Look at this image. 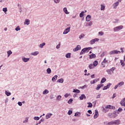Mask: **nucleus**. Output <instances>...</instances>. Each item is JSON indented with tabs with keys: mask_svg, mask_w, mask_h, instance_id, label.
Listing matches in <instances>:
<instances>
[{
	"mask_svg": "<svg viewBox=\"0 0 125 125\" xmlns=\"http://www.w3.org/2000/svg\"><path fill=\"white\" fill-rule=\"evenodd\" d=\"M121 124V121L119 119L111 121L107 123L108 125H119Z\"/></svg>",
	"mask_w": 125,
	"mask_h": 125,
	"instance_id": "nucleus-1",
	"label": "nucleus"
},
{
	"mask_svg": "<svg viewBox=\"0 0 125 125\" xmlns=\"http://www.w3.org/2000/svg\"><path fill=\"white\" fill-rule=\"evenodd\" d=\"M91 47H86V48H84L83 49L80 53V55H83V54H84L85 53H86L91 49Z\"/></svg>",
	"mask_w": 125,
	"mask_h": 125,
	"instance_id": "nucleus-2",
	"label": "nucleus"
},
{
	"mask_svg": "<svg viewBox=\"0 0 125 125\" xmlns=\"http://www.w3.org/2000/svg\"><path fill=\"white\" fill-rule=\"evenodd\" d=\"M115 70H116V67H113L110 69H107L106 72L108 75H112V74H114V71H115Z\"/></svg>",
	"mask_w": 125,
	"mask_h": 125,
	"instance_id": "nucleus-3",
	"label": "nucleus"
},
{
	"mask_svg": "<svg viewBox=\"0 0 125 125\" xmlns=\"http://www.w3.org/2000/svg\"><path fill=\"white\" fill-rule=\"evenodd\" d=\"M124 28V26L120 25L113 28L114 32H119L120 30Z\"/></svg>",
	"mask_w": 125,
	"mask_h": 125,
	"instance_id": "nucleus-4",
	"label": "nucleus"
},
{
	"mask_svg": "<svg viewBox=\"0 0 125 125\" xmlns=\"http://www.w3.org/2000/svg\"><path fill=\"white\" fill-rule=\"evenodd\" d=\"M119 53H121V51L117 50H112L109 52V54L110 55H113V54H119Z\"/></svg>",
	"mask_w": 125,
	"mask_h": 125,
	"instance_id": "nucleus-5",
	"label": "nucleus"
},
{
	"mask_svg": "<svg viewBox=\"0 0 125 125\" xmlns=\"http://www.w3.org/2000/svg\"><path fill=\"white\" fill-rule=\"evenodd\" d=\"M108 63L109 62H108V60H107L106 58H104L103 62H102V65L103 67L104 68L105 67V65H106V64H108Z\"/></svg>",
	"mask_w": 125,
	"mask_h": 125,
	"instance_id": "nucleus-6",
	"label": "nucleus"
},
{
	"mask_svg": "<svg viewBox=\"0 0 125 125\" xmlns=\"http://www.w3.org/2000/svg\"><path fill=\"white\" fill-rule=\"evenodd\" d=\"M71 30V27H67L66 29L64 30L63 31V35H66V34H68L69 32H70Z\"/></svg>",
	"mask_w": 125,
	"mask_h": 125,
	"instance_id": "nucleus-7",
	"label": "nucleus"
},
{
	"mask_svg": "<svg viewBox=\"0 0 125 125\" xmlns=\"http://www.w3.org/2000/svg\"><path fill=\"white\" fill-rule=\"evenodd\" d=\"M112 85V84L110 83H108L107 85L104 86L103 89V90H106V89H108V88H110V86Z\"/></svg>",
	"mask_w": 125,
	"mask_h": 125,
	"instance_id": "nucleus-8",
	"label": "nucleus"
},
{
	"mask_svg": "<svg viewBox=\"0 0 125 125\" xmlns=\"http://www.w3.org/2000/svg\"><path fill=\"white\" fill-rule=\"evenodd\" d=\"M98 41V39H94L90 41V44H94V43H95L96 42H97Z\"/></svg>",
	"mask_w": 125,
	"mask_h": 125,
	"instance_id": "nucleus-9",
	"label": "nucleus"
},
{
	"mask_svg": "<svg viewBox=\"0 0 125 125\" xmlns=\"http://www.w3.org/2000/svg\"><path fill=\"white\" fill-rule=\"evenodd\" d=\"M81 50V45H78L76 48L73 49V51H78V50Z\"/></svg>",
	"mask_w": 125,
	"mask_h": 125,
	"instance_id": "nucleus-10",
	"label": "nucleus"
},
{
	"mask_svg": "<svg viewBox=\"0 0 125 125\" xmlns=\"http://www.w3.org/2000/svg\"><path fill=\"white\" fill-rule=\"evenodd\" d=\"M103 85H104L103 84H98L97 87L96 88V90H99V89H100V88H101V87H102V86H103Z\"/></svg>",
	"mask_w": 125,
	"mask_h": 125,
	"instance_id": "nucleus-11",
	"label": "nucleus"
},
{
	"mask_svg": "<svg viewBox=\"0 0 125 125\" xmlns=\"http://www.w3.org/2000/svg\"><path fill=\"white\" fill-rule=\"evenodd\" d=\"M110 118H116V117H118V115H117V114L116 113H112L110 116H109Z\"/></svg>",
	"mask_w": 125,
	"mask_h": 125,
	"instance_id": "nucleus-12",
	"label": "nucleus"
},
{
	"mask_svg": "<svg viewBox=\"0 0 125 125\" xmlns=\"http://www.w3.org/2000/svg\"><path fill=\"white\" fill-rule=\"evenodd\" d=\"M91 19V16L90 15H87L86 17V21L89 22V21Z\"/></svg>",
	"mask_w": 125,
	"mask_h": 125,
	"instance_id": "nucleus-13",
	"label": "nucleus"
},
{
	"mask_svg": "<svg viewBox=\"0 0 125 125\" xmlns=\"http://www.w3.org/2000/svg\"><path fill=\"white\" fill-rule=\"evenodd\" d=\"M105 109H115V107H113L111 105H108L105 106Z\"/></svg>",
	"mask_w": 125,
	"mask_h": 125,
	"instance_id": "nucleus-14",
	"label": "nucleus"
},
{
	"mask_svg": "<svg viewBox=\"0 0 125 125\" xmlns=\"http://www.w3.org/2000/svg\"><path fill=\"white\" fill-rule=\"evenodd\" d=\"M79 98L80 100H83V99H85V98H86V97H85V95H84V94H82Z\"/></svg>",
	"mask_w": 125,
	"mask_h": 125,
	"instance_id": "nucleus-15",
	"label": "nucleus"
},
{
	"mask_svg": "<svg viewBox=\"0 0 125 125\" xmlns=\"http://www.w3.org/2000/svg\"><path fill=\"white\" fill-rule=\"evenodd\" d=\"M24 25H29L30 24V20L26 19L24 22Z\"/></svg>",
	"mask_w": 125,
	"mask_h": 125,
	"instance_id": "nucleus-16",
	"label": "nucleus"
},
{
	"mask_svg": "<svg viewBox=\"0 0 125 125\" xmlns=\"http://www.w3.org/2000/svg\"><path fill=\"white\" fill-rule=\"evenodd\" d=\"M96 57V55L94 54H92L91 55H89V59H92L93 58H95Z\"/></svg>",
	"mask_w": 125,
	"mask_h": 125,
	"instance_id": "nucleus-17",
	"label": "nucleus"
},
{
	"mask_svg": "<svg viewBox=\"0 0 125 125\" xmlns=\"http://www.w3.org/2000/svg\"><path fill=\"white\" fill-rule=\"evenodd\" d=\"M125 84V83L124 82H120L117 84V85L118 86V87H120L122 86V85H124Z\"/></svg>",
	"mask_w": 125,
	"mask_h": 125,
	"instance_id": "nucleus-18",
	"label": "nucleus"
},
{
	"mask_svg": "<svg viewBox=\"0 0 125 125\" xmlns=\"http://www.w3.org/2000/svg\"><path fill=\"white\" fill-rule=\"evenodd\" d=\"M98 81H99V79H95L93 80V82H91L90 83H91V84H93L95 83H97V82H98Z\"/></svg>",
	"mask_w": 125,
	"mask_h": 125,
	"instance_id": "nucleus-19",
	"label": "nucleus"
},
{
	"mask_svg": "<svg viewBox=\"0 0 125 125\" xmlns=\"http://www.w3.org/2000/svg\"><path fill=\"white\" fill-rule=\"evenodd\" d=\"M98 117V111L97 110H96L95 115H94V118L95 119H96Z\"/></svg>",
	"mask_w": 125,
	"mask_h": 125,
	"instance_id": "nucleus-20",
	"label": "nucleus"
},
{
	"mask_svg": "<svg viewBox=\"0 0 125 125\" xmlns=\"http://www.w3.org/2000/svg\"><path fill=\"white\" fill-rule=\"evenodd\" d=\"M98 65V61H95L93 62V65H94V67H96Z\"/></svg>",
	"mask_w": 125,
	"mask_h": 125,
	"instance_id": "nucleus-21",
	"label": "nucleus"
},
{
	"mask_svg": "<svg viewBox=\"0 0 125 125\" xmlns=\"http://www.w3.org/2000/svg\"><path fill=\"white\" fill-rule=\"evenodd\" d=\"M118 5H119V1H117L116 2L114 3L113 4L114 8L116 9Z\"/></svg>",
	"mask_w": 125,
	"mask_h": 125,
	"instance_id": "nucleus-22",
	"label": "nucleus"
},
{
	"mask_svg": "<svg viewBox=\"0 0 125 125\" xmlns=\"http://www.w3.org/2000/svg\"><path fill=\"white\" fill-rule=\"evenodd\" d=\"M39 51H35L34 52L31 53V55H33L34 56H36V55H38L39 54Z\"/></svg>",
	"mask_w": 125,
	"mask_h": 125,
	"instance_id": "nucleus-23",
	"label": "nucleus"
},
{
	"mask_svg": "<svg viewBox=\"0 0 125 125\" xmlns=\"http://www.w3.org/2000/svg\"><path fill=\"white\" fill-rule=\"evenodd\" d=\"M57 78H58V76L55 75L52 78V81H53V82H55V81H56V80H57Z\"/></svg>",
	"mask_w": 125,
	"mask_h": 125,
	"instance_id": "nucleus-24",
	"label": "nucleus"
},
{
	"mask_svg": "<svg viewBox=\"0 0 125 125\" xmlns=\"http://www.w3.org/2000/svg\"><path fill=\"white\" fill-rule=\"evenodd\" d=\"M52 116V114L51 113H48L46 115V118L47 119H49V118H50V117H51Z\"/></svg>",
	"mask_w": 125,
	"mask_h": 125,
	"instance_id": "nucleus-25",
	"label": "nucleus"
},
{
	"mask_svg": "<svg viewBox=\"0 0 125 125\" xmlns=\"http://www.w3.org/2000/svg\"><path fill=\"white\" fill-rule=\"evenodd\" d=\"M63 10L64 13H65V14H69V12H68V10H67V8L64 7L63 8Z\"/></svg>",
	"mask_w": 125,
	"mask_h": 125,
	"instance_id": "nucleus-26",
	"label": "nucleus"
},
{
	"mask_svg": "<svg viewBox=\"0 0 125 125\" xmlns=\"http://www.w3.org/2000/svg\"><path fill=\"white\" fill-rule=\"evenodd\" d=\"M89 68L90 69V70H91V69H93L94 68V66L93 65V64L92 63H91L88 66Z\"/></svg>",
	"mask_w": 125,
	"mask_h": 125,
	"instance_id": "nucleus-27",
	"label": "nucleus"
},
{
	"mask_svg": "<svg viewBox=\"0 0 125 125\" xmlns=\"http://www.w3.org/2000/svg\"><path fill=\"white\" fill-rule=\"evenodd\" d=\"M57 82L58 83H63L64 82V80L62 79V78H61L60 79H59Z\"/></svg>",
	"mask_w": 125,
	"mask_h": 125,
	"instance_id": "nucleus-28",
	"label": "nucleus"
},
{
	"mask_svg": "<svg viewBox=\"0 0 125 125\" xmlns=\"http://www.w3.org/2000/svg\"><path fill=\"white\" fill-rule=\"evenodd\" d=\"M84 12H86V10L85 11V12L82 11L80 14V17L82 18V17H83V14Z\"/></svg>",
	"mask_w": 125,
	"mask_h": 125,
	"instance_id": "nucleus-29",
	"label": "nucleus"
},
{
	"mask_svg": "<svg viewBox=\"0 0 125 125\" xmlns=\"http://www.w3.org/2000/svg\"><path fill=\"white\" fill-rule=\"evenodd\" d=\"M44 45H45V42H43L40 44L39 47H40L41 48H42V47H43Z\"/></svg>",
	"mask_w": 125,
	"mask_h": 125,
	"instance_id": "nucleus-30",
	"label": "nucleus"
},
{
	"mask_svg": "<svg viewBox=\"0 0 125 125\" xmlns=\"http://www.w3.org/2000/svg\"><path fill=\"white\" fill-rule=\"evenodd\" d=\"M73 92L76 93H80L81 91L79 89H73Z\"/></svg>",
	"mask_w": 125,
	"mask_h": 125,
	"instance_id": "nucleus-31",
	"label": "nucleus"
},
{
	"mask_svg": "<svg viewBox=\"0 0 125 125\" xmlns=\"http://www.w3.org/2000/svg\"><path fill=\"white\" fill-rule=\"evenodd\" d=\"M105 82H106V78H103L101 81V83H104Z\"/></svg>",
	"mask_w": 125,
	"mask_h": 125,
	"instance_id": "nucleus-32",
	"label": "nucleus"
},
{
	"mask_svg": "<svg viewBox=\"0 0 125 125\" xmlns=\"http://www.w3.org/2000/svg\"><path fill=\"white\" fill-rule=\"evenodd\" d=\"M49 92V91H48V90L45 89L44 91H43V94L46 95V94H47V93H48Z\"/></svg>",
	"mask_w": 125,
	"mask_h": 125,
	"instance_id": "nucleus-33",
	"label": "nucleus"
},
{
	"mask_svg": "<svg viewBox=\"0 0 125 125\" xmlns=\"http://www.w3.org/2000/svg\"><path fill=\"white\" fill-rule=\"evenodd\" d=\"M7 54H8L7 57H9V56H10V55H11V54H12V52L10 50L8 51Z\"/></svg>",
	"mask_w": 125,
	"mask_h": 125,
	"instance_id": "nucleus-34",
	"label": "nucleus"
},
{
	"mask_svg": "<svg viewBox=\"0 0 125 125\" xmlns=\"http://www.w3.org/2000/svg\"><path fill=\"white\" fill-rule=\"evenodd\" d=\"M22 60H23V62H28V61H29V60H30V59H27L26 58H24L22 59Z\"/></svg>",
	"mask_w": 125,
	"mask_h": 125,
	"instance_id": "nucleus-35",
	"label": "nucleus"
},
{
	"mask_svg": "<svg viewBox=\"0 0 125 125\" xmlns=\"http://www.w3.org/2000/svg\"><path fill=\"white\" fill-rule=\"evenodd\" d=\"M66 58H71V53H67L65 55Z\"/></svg>",
	"mask_w": 125,
	"mask_h": 125,
	"instance_id": "nucleus-36",
	"label": "nucleus"
},
{
	"mask_svg": "<svg viewBox=\"0 0 125 125\" xmlns=\"http://www.w3.org/2000/svg\"><path fill=\"white\" fill-rule=\"evenodd\" d=\"M88 105L87 106V108H92V104L91 103H87Z\"/></svg>",
	"mask_w": 125,
	"mask_h": 125,
	"instance_id": "nucleus-37",
	"label": "nucleus"
},
{
	"mask_svg": "<svg viewBox=\"0 0 125 125\" xmlns=\"http://www.w3.org/2000/svg\"><path fill=\"white\" fill-rule=\"evenodd\" d=\"M75 117H80L81 116V113L80 112H76L75 113Z\"/></svg>",
	"mask_w": 125,
	"mask_h": 125,
	"instance_id": "nucleus-38",
	"label": "nucleus"
},
{
	"mask_svg": "<svg viewBox=\"0 0 125 125\" xmlns=\"http://www.w3.org/2000/svg\"><path fill=\"white\" fill-rule=\"evenodd\" d=\"M46 71L48 74H51V69L48 68L47 69Z\"/></svg>",
	"mask_w": 125,
	"mask_h": 125,
	"instance_id": "nucleus-39",
	"label": "nucleus"
},
{
	"mask_svg": "<svg viewBox=\"0 0 125 125\" xmlns=\"http://www.w3.org/2000/svg\"><path fill=\"white\" fill-rule=\"evenodd\" d=\"M5 93L7 95V96H9L10 95H11V93L7 92V91H6Z\"/></svg>",
	"mask_w": 125,
	"mask_h": 125,
	"instance_id": "nucleus-40",
	"label": "nucleus"
},
{
	"mask_svg": "<svg viewBox=\"0 0 125 125\" xmlns=\"http://www.w3.org/2000/svg\"><path fill=\"white\" fill-rule=\"evenodd\" d=\"M92 25V21H90V22H87V23H86V26H91Z\"/></svg>",
	"mask_w": 125,
	"mask_h": 125,
	"instance_id": "nucleus-41",
	"label": "nucleus"
},
{
	"mask_svg": "<svg viewBox=\"0 0 125 125\" xmlns=\"http://www.w3.org/2000/svg\"><path fill=\"white\" fill-rule=\"evenodd\" d=\"M120 104L122 106H124V107H125V102L124 101H121L120 102Z\"/></svg>",
	"mask_w": 125,
	"mask_h": 125,
	"instance_id": "nucleus-42",
	"label": "nucleus"
},
{
	"mask_svg": "<svg viewBox=\"0 0 125 125\" xmlns=\"http://www.w3.org/2000/svg\"><path fill=\"white\" fill-rule=\"evenodd\" d=\"M101 10H105V6L103 5V4H101Z\"/></svg>",
	"mask_w": 125,
	"mask_h": 125,
	"instance_id": "nucleus-43",
	"label": "nucleus"
},
{
	"mask_svg": "<svg viewBox=\"0 0 125 125\" xmlns=\"http://www.w3.org/2000/svg\"><path fill=\"white\" fill-rule=\"evenodd\" d=\"M16 31H20V30H21V28H20V27L19 26H17L16 29H15Z\"/></svg>",
	"mask_w": 125,
	"mask_h": 125,
	"instance_id": "nucleus-44",
	"label": "nucleus"
},
{
	"mask_svg": "<svg viewBox=\"0 0 125 125\" xmlns=\"http://www.w3.org/2000/svg\"><path fill=\"white\" fill-rule=\"evenodd\" d=\"M72 102H73V99H70L69 100V101H68V104H71V103H72Z\"/></svg>",
	"mask_w": 125,
	"mask_h": 125,
	"instance_id": "nucleus-45",
	"label": "nucleus"
},
{
	"mask_svg": "<svg viewBox=\"0 0 125 125\" xmlns=\"http://www.w3.org/2000/svg\"><path fill=\"white\" fill-rule=\"evenodd\" d=\"M121 64L122 65V66H125V62H124V61L123 60H121Z\"/></svg>",
	"mask_w": 125,
	"mask_h": 125,
	"instance_id": "nucleus-46",
	"label": "nucleus"
},
{
	"mask_svg": "<svg viewBox=\"0 0 125 125\" xmlns=\"http://www.w3.org/2000/svg\"><path fill=\"white\" fill-rule=\"evenodd\" d=\"M34 119L35 121H39V120H40V117H34Z\"/></svg>",
	"mask_w": 125,
	"mask_h": 125,
	"instance_id": "nucleus-47",
	"label": "nucleus"
},
{
	"mask_svg": "<svg viewBox=\"0 0 125 125\" xmlns=\"http://www.w3.org/2000/svg\"><path fill=\"white\" fill-rule=\"evenodd\" d=\"M73 113V111L72 110H69L68 112V114L69 116H71V114Z\"/></svg>",
	"mask_w": 125,
	"mask_h": 125,
	"instance_id": "nucleus-48",
	"label": "nucleus"
},
{
	"mask_svg": "<svg viewBox=\"0 0 125 125\" xmlns=\"http://www.w3.org/2000/svg\"><path fill=\"white\" fill-rule=\"evenodd\" d=\"M54 1L55 3H59V2H60V0H54Z\"/></svg>",
	"mask_w": 125,
	"mask_h": 125,
	"instance_id": "nucleus-49",
	"label": "nucleus"
},
{
	"mask_svg": "<svg viewBox=\"0 0 125 125\" xmlns=\"http://www.w3.org/2000/svg\"><path fill=\"white\" fill-rule=\"evenodd\" d=\"M99 34L100 36H103V35H104V32H102V31H100L99 32Z\"/></svg>",
	"mask_w": 125,
	"mask_h": 125,
	"instance_id": "nucleus-50",
	"label": "nucleus"
},
{
	"mask_svg": "<svg viewBox=\"0 0 125 125\" xmlns=\"http://www.w3.org/2000/svg\"><path fill=\"white\" fill-rule=\"evenodd\" d=\"M3 11H4V13H5L7 11V8H3Z\"/></svg>",
	"mask_w": 125,
	"mask_h": 125,
	"instance_id": "nucleus-51",
	"label": "nucleus"
},
{
	"mask_svg": "<svg viewBox=\"0 0 125 125\" xmlns=\"http://www.w3.org/2000/svg\"><path fill=\"white\" fill-rule=\"evenodd\" d=\"M61 98H62L61 96L59 95V96H58L57 99V100L60 101V100L61 99Z\"/></svg>",
	"mask_w": 125,
	"mask_h": 125,
	"instance_id": "nucleus-52",
	"label": "nucleus"
},
{
	"mask_svg": "<svg viewBox=\"0 0 125 125\" xmlns=\"http://www.w3.org/2000/svg\"><path fill=\"white\" fill-rule=\"evenodd\" d=\"M84 37V34H82L79 36V39H83Z\"/></svg>",
	"mask_w": 125,
	"mask_h": 125,
	"instance_id": "nucleus-53",
	"label": "nucleus"
},
{
	"mask_svg": "<svg viewBox=\"0 0 125 125\" xmlns=\"http://www.w3.org/2000/svg\"><path fill=\"white\" fill-rule=\"evenodd\" d=\"M56 48L57 49H59V48H60V43L58 45H57Z\"/></svg>",
	"mask_w": 125,
	"mask_h": 125,
	"instance_id": "nucleus-54",
	"label": "nucleus"
},
{
	"mask_svg": "<svg viewBox=\"0 0 125 125\" xmlns=\"http://www.w3.org/2000/svg\"><path fill=\"white\" fill-rule=\"evenodd\" d=\"M118 111V112H122V111H123V108H122L121 107H119Z\"/></svg>",
	"mask_w": 125,
	"mask_h": 125,
	"instance_id": "nucleus-55",
	"label": "nucleus"
},
{
	"mask_svg": "<svg viewBox=\"0 0 125 125\" xmlns=\"http://www.w3.org/2000/svg\"><path fill=\"white\" fill-rule=\"evenodd\" d=\"M100 96H101V94H99V95H98L96 97V99H98V98H100Z\"/></svg>",
	"mask_w": 125,
	"mask_h": 125,
	"instance_id": "nucleus-56",
	"label": "nucleus"
},
{
	"mask_svg": "<svg viewBox=\"0 0 125 125\" xmlns=\"http://www.w3.org/2000/svg\"><path fill=\"white\" fill-rule=\"evenodd\" d=\"M87 113H88V114H92V111H91V110H88Z\"/></svg>",
	"mask_w": 125,
	"mask_h": 125,
	"instance_id": "nucleus-57",
	"label": "nucleus"
},
{
	"mask_svg": "<svg viewBox=\"0 0 125 125\" xmlns=\"http://www.w3.org/2000/svg\"><path fill=\"white\" fill-rule=\"evenodd\" d=\"M18 105H19V106H22V103L21 102H18Z\"/></svg>",
	"mask_w": 125,
	"mask_h": 125,
	"instance_id": "nucleus-58",
	"label": "nucleus"
},
{
	"mask_svg": "<svg viewBox=\"0 0 125 125\" xmlns=\"http://www.w3.org/2000/svg\"><path fill=\"white\" fill-rule=\"evenodd\" d=\"M118 87H119V86L118 85V84L116 85L114 87V89H117Z\"/></svg>",
	"mask_w": 125,
	"mask_h": 125,
	"instance_id": "nucleus-59",
	"label": "nucleus"
},
{
	"mask_svg": "<svg viewBox=\"0 0 125 125\" xmlns=\"http://www.w3.org/2000/svg\"><path fill=\"white\" fill-rule=\"evenodd\" d=\"M28 123V118L25 119V121H23V123Z\"/></svg>",
	"mask_w": 125,
	"mask_h": 125,
	"instance_id": "nucleus-60",
	"label": "nucleus"
},
{
	"mask_svg": "<svg viewBox=\"0 0 125 125\" xmlns=\"http://www.w3.org/2000/svg\"><path fill=\"white\" fill-rule=\"evenodd\" d=\"M120 49L121 50L122 53H124V48H121Z\"/></svg>",
	"mask_w": 125,
	"mask_h": 125,
	"instance_id": "nucleus-61",
	"label": "nucleus"
},
{
	"mask_svg": "<svg viewBox=\"0 0 125 125\" xmlns=\"http://www.w3.org/2000/svg\"><path fill=\"white\" fill-rule=\"evenodd\" d=\"M68 96H69V95L68 94H66L65 95H64V97H65L66 98H67Z\"/></svg>",
	"mask_w": 125,
	"mask_h": 125,
	"instance_id": "nucleus-62",
	"label": "nucleus"
},
{
	"mask_svg": "<svg viewBox=\"0 0 125 125\" xmlns=\"http://www.w3.org/2000/svg\"><path fill=\"white\" fill-rule=\"evenodd\" d=\"M50 99H53V98H54V97H53V95H51L50 96Z\"/></svg>",
	"mask_w": 125,
	"mask_h": 125,
	"instance_id": "nucleus-63",
	"label": "nucleus"
},
{
	"mask_svg": "<svg viewBox=\"0 0 125 125\" xmlns=\"http://www.w3.org/2000/svg\"><path fill=\"white\" fill-rule=\"evenodd\" d=\"M115 97H116V93L113 94L112 98H115Z\"/></svg>",
	"mask_w": 125,
	"mask_h": 125,
	"instance_id": "nucleus-64",
	"label": "nucleus"
}]
</instances>
